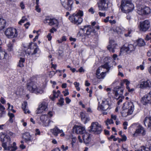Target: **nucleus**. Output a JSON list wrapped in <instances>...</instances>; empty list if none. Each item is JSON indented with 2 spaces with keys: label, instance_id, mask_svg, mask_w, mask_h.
Masks as SVG:
<instances>
[{
  "label": "nucleus",
  "instance_id": "nucleus-14",
  "mask_svg": "<svg viewBox=\"0 0 151 151\" xmlns=\"http://www.w3.org/2000/svg\"><path fill=\"white\" fill-rule=\"evenodd\" d=\"M17 35L18 32L16 29L10 27V39H11L13 43L15 42Z\"/></svg>",
  "mask_w": 151,
  "mask_h": 151
},
{
  "label": "nucleus",
  "instance_id": "nucleus-53",
  "mask_svg": "<svg viewBox=\"0 0 151 151\" xmlns=\"http://www.w3.org/2000/svg\"><path fill=\"white\" fill-rule=\"evenodd\" d=\"M35 10L38 12H41V9L39 8V5H36L35 6Z\"/></svg>",
  "mask_w": 151,
  "mask_h": 151
},
{
  "label": "nucleus",
  "instance_id": "nucleus-13",
  "mask_svg": "<svg viewBox=\"0 0 151 151\" xmlns=\"http://www.w3.org/2000/svg\"><path fill=\"white\" fill-rule=\"evenodd\" d=\"M44 23L45 24L48 23L49 25L50 26L55 25L56 27H58L59 23L58 20L55 18H50L49 17H47L44 20Z\"/></svg>",
  "mask_w": 151,
  "mask_h": 151
},
{
  "label": "nucleus",
  "instance_id": "nucleus-29",
  "mask_svg": "<svg viewBox=\"0 0 151 151\" xmlns=\"http://www.w3.org/2000/svg\"><path fill=\"white\" fill-rule=\"evenodd\" d=\"M23 138L27 141L31 140V138L30 135L28 133H26L23 135Z\"/></svg>",
  "mask_w": 151,
  "mask_h": 151
},
{
  "label": "nucleus",
  "instance_id": "nucleus-22",
  "mask_svg": "<svg viewBox=\"0 0 151 151\" xmlns=\"http://www.w3.org/2000/svg\"><path fill=\"white\" fill-rule=\"evenodd\" d=\"M75 132L77 134H83L86 132L85 127H83L77 126L75 127Z\"/></svg>",
  "mask_w": 151,
  "mask_h": 151
},
{
  "label": "nucleus",
  "instance_id": "nucleus-31",
  "mask_svg": "<svg viewBox=\"0 0 151 151\" xmlns=\"http://www.w3.org/2000/svg\"><path fill=\"white\" fill-rule=\"evenodd\" d=\"M6 21L3 19L0 18V29H3L5 26Z\"/></svg>",
  "mask_w": 151,
  "mask_h": 151
},
{
  "label": "nucleus",
  "instance_id": "nucleus-64",
  "mask_svg": "<svg viewBox=\"0 0 151 151\" xmlns=\"http://www.w3.org/2000/svg\"><path fill=\"white\" fill-rule=\"evenodd\" d=\"M147 55L148 57L151 56V50H149L147 52Z\"/></svg>",
  "mask_w": 151,
  "mask_h": 151
},
{
  "label": "nucleus",
  "instance_id": "nucleus-46",
  "mask_svg": "<svg viewBox=\"0 0 151 151\" xmlns=\"http://www.w3.org/2000/svg\"><path fill=\"white\" fill-rule=\"evenodd\" d=\"M4 108L3 106L0 104V116L1 115V112L4 109Z\"/></svg>",
  "mask_w": 151,
  "mask_h": 151
},
{
  "label": "nucleus",
  "instance_id": "nucleus-38",
  "mask_svg": "<svg viewBox=\"0 0 151 151\" xmlns=\"http://www.w3.org/2000/svg\"><path fill=\"white\" fill-rule=\"evenodd\" d=\"M64 98H60L58 102L57 103V104L61 106H63L64 103Z\"/></svg>",
  "mask_w": 151,
  "mask_h": 151
},
{
  "label": "nucleus",
  "instance_id": "nucleus-37",
  "mask_svg": "<svg viewBox=\"0 0 151 151\" xmlns=\"http://www.w3.org/2000/svg\"><path fill=\"white\" fill-rule=\"evenodd\" d=\"M124 81L127 82L126 88L128 90V91L130 92H131L133 91H134V89L131 88L130 89L129 87V84L130 83L129 82V81H127V80H125Z\"/></svg>",
  "mask_w": 151,
  "mask_h": 151
},
{
  "label": "nucleus",
  "instance_id": "nucleus-9",
  "mask_svg": "<svg viewBox=\"0 0 151 151\" xmlns=\"http://www.w3.org/2000/svg\"><path fill=\"white\" fill-rule=\"evenodd\" d=\"M132 125H136L137 127L134 133L133 134V137H137L140 134L143 136L145 135L146 130L142 125L137 123L133 124Z\"/></svg>",
  "mask_w": 151,
  "mask_h": 151
},
{
  "label": "nucleus",
  "instance_id": "nucleus-17",
  "mask_svg": "<svg viewBox=\"0 0 151 151\" xmlns=\"http://www.w3.org/2000/svg\"><path fill=\"white\" fill-rule=\"evenodd\" d=\"M98 7L99 10H107L108 4L106 3V0H100V1L98 3Z\"/></svg>",
  "mask_w": 151,
  "mask_h": 151
},
{
  "label": "nucleus",
  "instance_id": "nucleus-57",
  "mask_svg": "<svg viewBox=\"0 0 151 151\" xmlns=\"http://www.w3.org/2000/svg\"><path fill=\"white\" fill-rule=\"evenodd\" d=\"M65 100L66 103L68 104L71 101V100L68 97H67L66 98Z\"/></svg>",
  "mask_w": 151,
  "mask_h": 151
},
{
  "label": "nucleus",
  "instance_id": "nucleus-45",
  "mask_svg": "<svg viewBox=\"0 0 151 151\" xmlns=\"http://www.w3.org/2000/svg\"><path fill=\"white\" fill-rule=\"evenodd\" d=\"M61 148L62 149L63 151H66L68 149V147L66 146L65 147L64 145H63L61 146Z\"/></svg>",
  "mask_w": 151,
  "mask_h": 151
},
{
  "label": "nucleus",
  "instance_id": "nucleus-18",
  "mask_svg": "<svg viewBox=\"0 0 151 151\" xmlns=\"http://www.w3.org/2000/svg\"><path fill=\"white\" fill-rule=\"evenodd\" d=\"M117 45L114 43V42L112 40H110L109 44L107 46V49L110 52L112 53L115 52V50L116 49Z\"/></svg>",
  "mask_w": 151,
  "mask_h": 151
},
{
  "label": "nucleus",
  "instance_id": "nucleus-11",
  "mask_svg": "<svg viewBox=\"0 0 151 151\" xmlns=\"http://www.w3.org/2000/svg\"><path fill=\"white\" fill-rule=\"evenodd\" d=\"M150 27V22L148 20H146L140 22L139 29L141 31L145 32Z\"/></svg>",
  "mask_w": 151,
  "mask_h": 151
},
{
  "label": "nucleus",
  "instance_id": "nucleus-52",
  "mask_svg": "<svg viewBox=\"0 0 151 151\" xmlns=\"http://www.w3.org/2000/svg\"><path fill=\"white\" fill-rule=\"evenodd\" d=\"M39 50V49L38 47L36 48L34 50L33 53H32V55H35L37 53Z\"/></svg>",
  "mask_w": 151,
  "mask_h": 151
},
{
  "label": "nucleus",
  "instance_id": "nucleus-42",
  "mask_svg": "<svg viewBox=\"0 0 151 151\" xmlns=\"http://www.w3.org/2000/svg\"><path fill=\"white\" fill-rule=\"evenodd\" d=\"M14 115L10 113V123H12L13 122V120L12 119L14 117Z\"/></svg>",
  "mask_w": 151,
  "mask_h": 151
},
{
  "label": "nucleus",
  "instance_id": "nucleus-4",
  "mask_svg": "<svg viewBox=\"0 0 151 151\" xmlns=\"http://www.w3.org/2000/svg\"><path fill=\"white\" fill-rule=\"evenodd\" d=\"M27 88L31 92L36 94H42L44 92L43 89L40 87H37L36 84L32 81L27 84Z\"/></svg>",
  "mask_w": 151,
  "mask_h": 151
},
{
  "label": "nucleus",
  "instance_id": "nucleus-20",
  "mask_svg": "<svg viewBox=\"0 0 151 151\" xmlns=\"http://www.w3.org/2000/svg\"><path fill=\"white\" fill-rule=\"evenodd\" d=\"M82 137L85 144H88L90 141V134L88 133L85 132L83 134Z\"/></svg>",
  "mask_w": 151,
  "mask_h": 151
},
{
  "label": "nucleus",
  "instance_id": "nucleus-24",
  "mask_svg": "<svg viewBox=\"0 0 151 151\" xmlns=\"http://www.w3.org/2000/svg\"><path fill=\"white\" fill-rule=\"evenodd\" d=\"M80 115L81 116V119L85 124L86 123L89 121V119L86 117L85 113L83 112H81Z\"/></svg>",
  "mask_w": 151,
  "mask_h": 151
},
{
  "label": "nucleus",
  "instance_id": "nucleus-59",
  "mask_svg": "<svg viewBox=\"0 0 151 151\" xmlns=\"http://www.w3.org/2000/svg\"><path fill=\"white\" fill-rule=\"evenodd\" d=\"M111 119H112V120L114 119V120H115L116 119V116L115 115L111 114Z\"/></svg>",
  "mask_w": 151,
  "mask_h": 151
},
{
  "label": "nucleus",
  "instance_id": "nucleus-25",
  "mask_svg": "<svg viewBox=\"0 0 151 151\" xmlns=\"http://www.w3.org/2000/svg\"><path fill=\"white\" fill-rule=\"evenodd\" d=\"M114 91L115 95L117 97L120 94L121 95L123 90L121 88H120L116 89L115 88Z\"/></svg>",
  "mask_w": 151,
  "mask_h": 151
},
{
  "label": "nucleus",
  "instance_id": "nucleus-43",
  "mask_svg": "<svg viewBox=\"0 0 151 151\" xmlns=\"http://www.w3.org/2000/svg\"><path fill=\"white\" fill-rule=\"evenodd\" d=\"M121 137L122 138L121 139V141H125L127 139L126 136L124 135H121Z\"/></svg>",
  "mask_w": 151,
  "mask_h": 151
},
{
  "label": "nucleus",
  "instance_id": "nucleus-3",
  "mask_svg": "<svg viewBox=\"0 0 151 151\" xmlns=\"http://www.w3.org/2000/svg\"><path fill=\"white\" fill-rule=\"evenodd\" d=\"M83 16V12L79 10L77 13H74L70 15L69 19L73 23L78 25L80 24L83 21V19L81 17Z\"/></svg>",
  "mask_w": 151,
  "mask_h": 151
},
{
  "label": "nucleus",
  "instance_id": "nucleus-61",
  "mask_svg": "<svg viewBox=\"0 0 151 151\" xmlns=\"http://www.w3.org/2000/svg\"><path fill=\"white\" fill-rule=\"evenodd\" d=\"M30 25V23L29 22H27L24 24V26L26 29L28 28L29 26Z\"/></svg>",
  "mask_w": 151,
  "mask_h": 151
},
{
  "label": "nucleus",
  "instance_id": "nucleus-23",
  "mask_svg": "<svg viewBox=\"0 0 151 151\" xmlns=\"http://www.w3.org/2000/svg\"><path fill=\"white\" fill-rule=\"evenodd\" d=\"M40 120L43 123V125L44 126H48L49 125V124L51 122H52L49 120L48 121V124H46L45 123L46 122L47 120L48 119L47 116L46 115H42L40 116Z\"/></svg>",
  "mask_w": 151,
  "mask_h": 151
},
{
  "label": "nucleus",
  "instance_id": "nucleus-12",
  "mask_svg": "<svg viewBox=\"0 0 151 151\" xmlns=\"http://www.w3.org/2000/svg\"><path fill=\"white\" fill-rule=\"evenodd\" d=\"M139 85L141 88H151V81L149 79L146 81L142 80L139 81Z\"/></svg>",
  "mask_w": 151,
  "mask_h": 151
},
{
  "label": "nucleus",
  "instance_id": "nucleus-41",
  "mask_svg": "<svg viewBox=\"0 0 151 151\" xmlns=\"http://www.w3.org/2000/svg\"><path fill=\"white\" fill-rule=\"evenodd\" d=\"M145 146H142L139 149H137L135 150V151H145Z\"/></svg>",
  "mask_w": 151,
  "mask_h": 151
},
{
  "label": "nucleus",
  "instance_id": "nucleus-21",
  "mask_svg": "<svg viewBox=\"0 0 151 151\" xmlns=\"http://www.w3.org/2000/svg\"><path fill=\"white\" fill-rule=\"evenodd\" d=\"M81 30H82L84 32L86 31V34L87 35H88L90 34L91 33L94 32L95 30L93 29L88 26H85L83 28H81L80 29Z\"/></svg>",
  "mask_w": 151,
  "mask_h": 151
},
{
  "label": "nucleus",
  "instance_id": "nucleus-54",
  "mask_svg": "<svg viewBox=\"0 0 151 151\" xmlns=\"http://www.w3.org/2000/svg\"><path fill=\"white\" fill-rule=\"evenodd\" d=\"M88 11L89 12L91 13L92 14H93L94 13V11L93 8L92 7H91L89 10Z\"/></svg>",
  "mask_w": 151,
  "mask_h": 151
},
{
  "label": "nucleus",
  "instance_id": "nucleus-40",
  "mask_svg": "<svg viewBox=\"0 0 151 151\" xmlns=\"http://www.w3.org/2000/svg\"><path fill=\"white\" fill-rule=\"evenodd\" d=\"M4 34L8 38H9V29L8 28L5 31Z\"/></svg>",
  "mask_w": 151,
  "mask_h": 151
},
{
  "label": "nucleus",
  "instance_id": "nucleus-55",
  "mask_svg": "<svg viewBox=\"0 0 151 151\" xmlns=\"http://www.w3.org/2000/svg\"><path fill=\"white\" fill-rule=\"evenodd\" d=\"M120 96L119 95L118 98L119 100L117 101V104L118 105H119L120 104V103H122V98H121L120 99Z\"/></svg>",
  "mask_w": 151,
  "mask_h": 151
},
{
  "label": "nucleus",
  "instance_id": "nucleus-36",
  "mask_svg": "<svg viewBox=\"0 0 151 151\" xmlns=\"http://www.w3.org/2000/svg\"><path fill=\"white\" fill-rule=\"evenodd\" d=\"M24 61L25 59L24 58H20L18 66L20 67H23L24 66L23 63L24 62Z\"/></svg>",
  "mask_w": 151,
  "mask_h": 151
},
{
  "label": "nucleus",
  "instance_id": "nucleus-5",
  "mask_svg": "<svg viewBox=\"0 0 151 151\" xmlns=\"http://www.w3.org/2000/svg\"><path fill=\"white\" fill-rule=\"evenodd\" d=\"M127 105V108H125V107L124 106L123 109L121 112L122 116L124 117H126L128 115L131 114L134 109V106L132 102L128 103Z\"/></svg>",
  "mask_w": 151,
  "mask_h": 151
},
{
  "label": "nucleus",
  "instance_id": "nucleus-56",
  "mask_svg": "<svg viewBox=\"0 0 151 151\" xmlns=\"http://www.w3.org/2000/svg\"><path fill=\"white\" fill-rule=\"evenodd\" d=\"M99 14L100 17H105L106 16V14L105 13H102L100 12H99L98 13Z\"/></svg>",
  "mask_w": 151,
  "mask_h": 151
},
{
  "label": "nucleus",
  "instance_id": "nucleus-26",
  "mask_svg": "<svg viewBox=\"0 0 151 151\" xmlns=\"http://www.w3.org/2000/svg\"><path fill=\"white\" fill-rule=\"evenodd\" d=\"M63 132L62 130H60L58 127H56L53 129L52 132L53 135L57 136L58 134L62 133Z\"/></svg>",
  "mask_w": 151,
  "mask_h": 151
},
{
  "label": "nucleus",
  "instance_id": "nucleus-63",
  "mask_svg": "<svg viewBox=\"0 0 151 151\" xmlns=\"http://www.w3.org/2000/svg\"><path fill=\"white\" fill-rule=\"evenodd\" d=\"M125 145H124L125 146ZM122 151H128L127 148L126 147H125L124 145H122Z\"/></svg>",
  "mask_w": 151,
  "mask_h": 151
},
{
  "label": "nucleus",
  "instance_id": "nucleus-19",
  "mask_svg": "<svg viewBox=\"0 0 151 151\" xmlns=\"http://www.w3.org/2000/svg\"><path fill=\"white\" fill-rule=\"evenodd\" d=\"M144 124L145 126L147 125L148 129L151 130V116H147L144 120Z\"/></svg>",
  "mask_w": 151,
  "mask_h": 151
},
{
  "label": "nucleus",
  "instance_id": "nucleus-51",
  "mask_svg": "<svg viewBox=\"0 0 151 151\" xmlns=\"http://www.w3.org/2000/svg\"><path fill=\"white\" fill-rule=\"evenodd\" d=\"M49 31L51 33H53L54 32H55L57 31V29L54 27H52L51 29H50Z\"/></svg>",
  "mask_w": 151,
  "mask_h": 151
},
{
  "label": "nucleus",
  "instance_id": "nucleus-58",
  "mask_svg": "<svg viewBox=\"0 0 151 151\" xmlns=\"http://www.w3.org/2000/svg\"><path fill=\"white\" fill-rule=\"evenodd\" d=\"M110 17L108 16L104 20V22L105 23H107L109 21Z\"/></svg>",
  "mask_w": 151,
  "mask_h": 151
},
{
  "label": "nucleus",
  "instance_id": "nucleus-39",
  "mask_svg": "<svg viewBox=\"0 0 151 151\" xmlns=\"http://www.w3.org/2000/svg\"><path fill=\"white\" fill-rule=\"evenodd\" d=\"M113 123L114 122L112 119H108L106 122V126H108L109 124H111Z\"/></svg>",
  "mask_w": 151,
  "mask_h": 151
},
{
  "label": "nucleus",
  "instance_id": "nucleus-7",
  "mask_svg": "<svg viewBox=\"0 0 151 151\" xmlns=\"http://www.w3.org/2000/svg\"><path fill=\"white\" fill-rule=\"evenodd\" d=\"M89 128V131L93 132L96 134H100L102 131L101 125L97 122H92Z\"/></svg>",
  "mask_w": 151,
  "mask_h": 151
},
{
  "label": "nucleus",
  "instance_id": "nucleus-35",
  "mask_svg": "<svg viewBox=\"0 0 151 151\" xmlns=\"http://www.w3.org/2000/svg\"><path fill=\"white\" fill-rule=\"evenodd\" d=\"M17 149V147L16 146V143L15 142H14L10 146V150L11 151H15Z\"/></svg>",
  "mask_w": 151,
  "mask_h": 151
},
{
  "label": "nucleus",
  "instance_id": "nucleus-2",
  "mask_svg": "<svg viewBox=\"0 0 151 151\" xmlns=\"http://www.w3.org/2000/svg\"><path fill=\"white\" fill-rule=\"evenodd\" d=\"M134 6L130 0H122L121 2L120 9L122 11L127 13L132 11Z\"/></svg>",
  "mask_w": 151,
  "mask_h": 151
},
{
  "label": "nucleus",
  "instance_id": "nucleus-33",
  "mask_svg": "<svg viewBox=\"0 0 151 151\" xmlns=\"http://www.w3.org/2000/svg\"><path fill=\"white\" fill-rule=\"evenodd\" d=\"M137 45L139 47L143 46L145 45V43L143 40L140 39L138 40Z\"/></svg>",
  "mask_w": 151,
  "mask_h": 151
},
{
  "label": "nucleus",
  "instance_id": "nucleus-34",
  "mask_svg": "<svg viewBox=\"0 0 151 151\" xmlns=\"http://www.w3.org/2000/svg\"><path fill=\"white\" fill-rule=\"evenodd\" d=\"M0 52L1 53V55H4V58L3 59H6L9 56L7 53L4 51H3L1 49V47H0Z\"/></svg>",
  "mask_w": 151,
  "mask_h": 151
},
{
  "label": "nucleus",
  "instance_id": "nucleus-32",
  "mask_svg": "<svg viewBox=\"0 0 151 151\" xmlns=\"http://www.w3.org/2000/svg\"><path fill=\"white\" fill-rule=\"evenodd\" d=\"M52 92L53 97L51 99L52 101H54L55 98H57L59 96L60 94V91L59 90H58L57 92H56L55 91L53 90Z\"/></svg>",
  "mask_w": 151,
  "mask_h": 151
},
{
  "label": "nucleus",
  "instance_id": "nucleus-8",
  "mask_svg": "<svg viewBox=\"0 0 151 151\" xmlns=\"http://www.w3.org/2000/svg\"><path fill=\"white\" fill-rule=\"evenodd\" d=\"M136 45L132 44H125L123 45L120 50V52L125 51L128 54L134 52L135 50Z\"/></svg>",
  "mask_w": 151,
  "mask_h": 151
},
{
  "label": "nucleus",
  "instance_id": "nucleus-50",
  "mask_svg": "<svg viewBox=\"0 0 151 151\" xmlns=\"http://www.w3.org/2000/svg\"><path fill=\"white\" fill-rule=\"evenodd\" d=\"M20 6L22 9H23L25 8V6L23 2H21L20 4Z\"/></svg>",
  "mask_w": 151,
  "mask_h": 151
},
{
  "label": "nucleus",
  "instance_id": "nucleus-16",
  "mask_svg": "<svg viewBox=\"0 0 151 151\" xmlns=\"http://www.w3.org/2000/svg\"><path fill=\"white\" fill-rule=\"evenodd\" d=\"M141 101L143 104H151V91L142 97Z\"/></svg>",
  "mask_w": 151,
  "mask_h": 151
},
{
  "label": "nucleus",
  "instance_id": "nucleus-62",
  "mask_svg": "<svg viewBox=\"0 0 151 151\" xmlns=\"http://www.w3.org/2000/svg\"><path fill=\"white\" fill-rule=\"evenodd\" d=\"M109 22L111 24H115L116 23V21L115 20H110L109 21Z\"/></svg>",
  "mask_w": 151,
  "mask_h": 151
},
{
  "label": "nucleus",
  "instance_id": "nucleus-28",
  "mask_svg": "<svg viewBox=\"0 0 151 151\" xmlns=\"http://www.w3.org/2000/svg\"><path fill=\"white\" fill-rule=\"evenodd\" d=\"M27 102L25 101L22 104V108L25 113H29V111L27 109Z\"/></svg>",
  "mask_w": 151,
  "mask_h": 151
},
{
  "label": "nucleus",
  "instance_id": "nucleus-47",
  "mask_svg": "<svg viewBox=\"0 0 151 151\" xmlns=\"http://www.w3.org/2000/svg\"><path fill=\"white\" fill-rule=\"evenodd\" d=\"M124 129H127V126L128 125V122H125L123 123Z\"/></svg>",
  "mask_w": 151,
  "mask_h": 151
},
{
  "label": "nucleus",
  "instance_id": "nucleus-30",
  "mask_svg": "<svg viewBox=\"0 0 151 151\" xmlns=\"http://www.w3.org/2000/svg\"><path fill=\"white\" fill-rule=\"evenodd\" d=\"M144 14H148L150 12V9L148 7H145L142 9Z\"/></svg>",
  "mask_w": 151,
  "mask_h": 151
},
{
  "label": "nucleus",
  "instance_id": "nucleus-6",
  "mask_svg": "<svg viewBox=\"0 0 151 151\" xmlns=\"http://www.w3.org/2000/svg\"><path fill=\"white\" fill-rule=\"evenodd\" d=\"M112 104L111 98L103 99L102 104H99L97 109L99 110H106L108 109L110 106Z\"/></svg>",
  "mask_w": 151,
  "mask_h": 151
},
{
  "label": "nucleus",
  "instance_id": "nucleus-10",
  "mask_svg": "<svg viewBox=\"0 0 151 151\" xmlns=\"http://www.w3.org/2000/svg\"><path fill=\"white\" fill-rule=\"evenodd\" d=\"M63 7L68 11H70L73 7V2L72 0H60Z\"/></svg>",
  "mask_w": 151,
  "mask_h": 151
},
{
  "label": "nucleus",
  "instance_id": "nucleus-1",
  "mask_svg": "<svg viewBox=\"0 0 151 151\" xmlns=\"http://www.w3.org/2000/svg\"><path fill=\"white\" fill-rule=\"evenodd\" d=\"M109 63H105L104 65L99 67L96 71V75L99 79L104 78L106 76V73L109 72L112 67L109 64Z\"/></svg>",
  "mask_w": 151,
  "mask_h": 151
},
{
  "label": "nucleus",
  "instance_id": "nucleus-27",
  "mask_svg": "<svg viewBox=\"0 0 151 151\" xmlns=\"http://www.w3.org/2000/svg\"><path fill=\"white\" fill-rule=\"evenodd\" d=\"M5 150H9V140L8 139L7 142H4L2 145Z\"/></svg>",
  "mask_w": 151,
  "mask_h": 151
},
{
  "label": "nucleus",
  "instance_id": "nucleus-60",
  "mask_svg": "<svg viewBox=\"0 0 151 151\" xmlns=\"http://www.w3.org/2000/svg\"><path fill=\"white\" fill-rule=\"evenodd\" d=\"M36 133H35V135H40V132L39 129H36Z\"/></svg>",
  "mask_w": 151,
  "mask_h": 151
},
{
  "label": "nucleus",
  "instance_id": "nucleus-49",
  "mask_svg": "<svg viewBox=\"0 0 151 151\" xmlns=\"http://www.w3.org/2000/svg\"><path fill=\"white\" fill-rule=\"evenodd\" d=\"M47 37L49 41H50L51 40L52 38V36L51 33H49L48 35H47Z\"/></svg>",
  "mask_w": 151,
  "mask_h": 151
},
{
  "label": "nucleus",
  "instance_id": "nucleus-44",
  "mask_svg": "<svg viewBox=\"0 0 151 151\" xmlns=\"http://www.w3.org/2000/svg\"><path fill=\"white\" fill-rule=\"evenodd\" d=\"M63 93L64 94L65 96H66L69 94L68 90V89H66L65 91H63Z\"/></svg>",
  "mask_w": 151,
  "mask_h": 151
},
{
  "label": "nucleus",
  "instance_id": "nucleus-15",
  "mask_svg": "<svg viewBox=\"0 0 151 151\" xmlns=\"http://www.w3.org/2000/svg\"><path fill=\"white\" fill-rule=\"evenodd\" d=\"M47 108V103L43 101L39 105L36 111V114H41Z\"/></svg>",
  "mask_w": 151,
  "mask_h": 151
},
{
  "label": "nucleus",
  "instance_id": "nucleus-48",
  "mask_svg": "<svg viewBox=\"0 0 151 151\" xmlns=\"http://www.w3.org/2000/svg\"><path fill=\"white\" fill-rule=\"evenodd\" d=\"M127 33H125L124 34V35L126 37H128L129 36H130V34L131 32H132V31L131 30H128L127 31Z\"/></svg>",
  "mask_w": 151,
  "mask_h": 151
}]
</instances>
